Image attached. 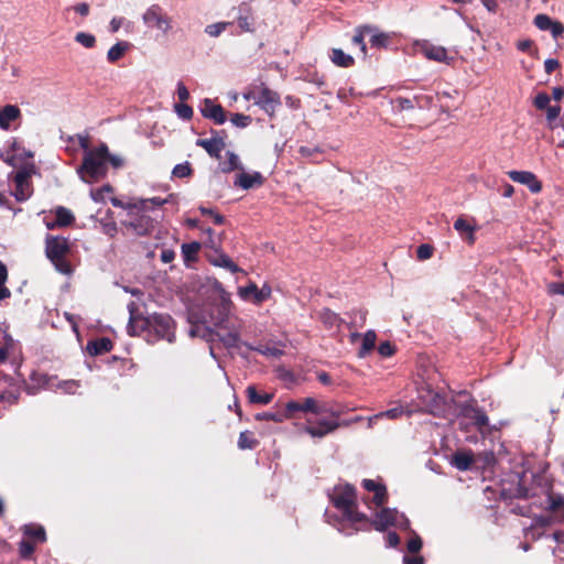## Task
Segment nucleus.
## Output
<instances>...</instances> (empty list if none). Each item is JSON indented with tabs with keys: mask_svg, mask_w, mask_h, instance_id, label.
Segmentation results:
<instances>
[{
	"mask_svg": "<svg viewBox=\"0 0 564 564\" xmlns=\"http://www.w3.org/2000/svg\"><path fill=\"white\" fill-rule=\"evenodd\" d=\"M87 348L91 355H101L111 350L112 341L109 338L102 337L88 343Z\"/></svg>",
	"mask_w": 564,
	"mask_h": 564,
	"instance_id": "obj_34",
	"label": "nucleus"
},
{
	"mask_svg": "<svg viewBox=\"0 0 564 564\" xmlns=\"http://www.w3.org/2000/svg\"><path fill=\"white\" fill-rule=\"evenodd\" d=\"M129 48V43L128 42H118L116 43L113 46H111L107 53V59L110 62V63H115L117 61H119L123 55L124 53L128 51Z\"/></svg>",
	"mask_w": 564,
	"mask_h": 564,
	"instance_id": "obj_35",
	"label": "nucleus"
},
{
	"mask_svg": "<svg viewBox=\"0 0 564 564\" xmlns=\"http://www.w3.org/2000/svg\"><path fill=\"white\" fill-rule=\"evenodd\" d=\"M237 23L241 32L251 33L254 31V19L251 9L248 6L239 8Z\"/></svg>",
	"mask_w": 564,
	"mask_h": 564,
	"instance_id": "obj_25",
	"label": "nucleus"
},
{
	"mask_svg": "<svg viewBox=\"0 0 564 564\" xmlns=\"http://www.w3.org/2000/svg\"><path fill=\"white\" fill-rule=\"evenodd\" d=\"M258 352H260L263 356L271 357V358H279L283 355V351L278 347H270V346H259V347H249Z\"/></svg>",
	"mask_w": 564,
	"mask_h": 564,
	"instance_id": "obj_43",
	"label": "nucleus"
},
{
	"mask_svg": "<svg viewBox=\"0 0 564 564\" xmlns=\"http://www.w3.org/2000/svg\"><path fill=\"white\" fill-rule=\"evenodd\" d=\"M429 101V98H424L421 96H413L412 98L408 97H397L391 100L392 109L397 113L412 111L416 108L423 109Z\"/></svg>",
	"mask_w": 564,
	"mask_h": 564,
	"instance_id": "obj_14",
	"label": "nucleus"
},
{
	"mask_svg": "<svg viewBox=\"0 0 564 564\" xmlns=\"http://www.w3.org/2000/svg\"><path fill=\"white\" fill-rule=\"evenodd\" d=\"M341 424L338 421L319 420L316 425H307L304 431L312 437L322 438L336 431Z\"/></svg>",
	"mask_w": 564,
	"mask_h": 564,
	"instance_id": "obj_18",
	"label": "nucleus"
},
{
	"mask_svg": "<svg viewBox=\"0 0 564 564\" xmlns=\"http://www.w3.org/2000/svg\"><path fill=\"white\" fill-rule=\"evenodd\" d=\"M554 39H557L564 33V25L558 21H553L549 30Z\"/></svg>",
	"mask_w": 564,
	"mask_h": 564,
	"instance_id": "obj_60",
	"label": "nucleus"
},
{
	"mask_svg": "<svg viewBox=\"0 0 564 564\" xmlns=\"http://www.w3.org/2000/svg\"><path fill=\"white\" fill-rule=\"evenodd\" d=\"M118 231L117 225L113 221L102 224V232L109 237H115Z\"/></svg>",
	"mask_w": 564,
	"mask_h": 564,
	"instance_id": "obj_62",
	"label": "nucleus"
},
{
	"mask_svg": "<svg viewBox=\"0 0 564 564\" xmlns=\"http://www.w3.org/2000/svg\"><path fill=\"white\" fill-rule=\"evenodd\" d=\"M367 319V311L365 310H357L355 312V317L350 322L349 327H362Z\"/></svg>",
	"mask_w": 564,
	"mask_h": 564,
	"instance_id": "obj_53",
	"label": "nucleus"
},
{
	"mask_svg": "<svg viewBox=\"0 0 564 564\" xmlns=\"http://www.w3.org/2000/svg\"><path fill=\"white\" fill-rule=\"evenodd\" d=\"M517 48L521 52H528L530 54H534L536 52V50H533V42L529 39L518 41Z\"/></svg>",
	"mask_w": 564,
	"mask_h": 564,
	"instance_id": "obj_57",
	"label": "nucleus"
},
{
	"mask_svg": "<svg viewBox=\"0 0 564 564\" xmlns=\"http://www.w3.org/2000/svg\"><path fill=\"white\" fill-rule=\"evenodd\" d=\"M199 212L205 216H209L213 219V223L216 225H223L225 223L224 216H221L214 209L206 208V207H199Z\"/></svg>",
	"mask_w": 564,
	"mask_h": 564,
	"instance_id": "obj_52",
	"label": "nucleus"
},
{
	"mask_svg": "<svg viewBox=\"0 0 564 564\" xmlns=\"http://www.w3.org/2000/svg\"><path fill=\"white\" fill-rule=\"evenodd\" d=\"M21 118V110L15 105H6L0 108V129L8 131L11 123Z\"/></svg>",
	"mask_w": 564,
	"mask_h": 564,
	"instance_id": "obj_22",
	"label": "nucleus"
},
{
	"mask_svg": "<svg viewBox=\"0 0 564 564\" xmlns=\"http://www.w3.org/2000/svg\"><path fill=\"white\" fill-rule=\"evenodd\" d=\"M451 463L458 470H468L474 463V455L470 451H457L453 454Z\"/></svg>",
	"mask_w": 564,
	"mask_h": 564,
	"instance_id": "obj_26",
	"label": "nucleus"
},
{
	"mask_svg": "<svg viewBox=\"0 0 564 564\" xmlns=\"http://www.w3.org/2000/svg\"><path fill=\"white\" fill-rule=\"evenodd\" d=\"M422 540L417 534H414L406 544V549L410 553L416 554L422 549Z\"/></svg>",
	"mask_w": 564,
	"mask_h": 564,
	"instance_id": "obj_54",
	"label": "nucleus"
},
{
	"mask_svg": "<svg viewBox=\"0 0 564 564\" xmlns=\"http://www.w3.org/2000/svg\"><path fill=\"white\" fill-rule=\"evenodd\" d=\"M203 117L213 120L217 124H223L226 121V113L224 108L215 104L212 99L206 98L200 106Z\"/></svg>",
	"mask_w": 564,
	"mask_h": 564,
	"instance_id": "obj_17",
	"label": "nucleus"
},
{
	"mask_svg": "<svg viewBox=\"0 0 564 564\" xmlns=\"http://www.w3.org/2000/svg\"><path fill=\"white\" fill-rule=\"evenodd\" d=\"M232 22H217L209 24L205 28V32L212 36L217 37L219 36L228 26H230Z\"/></svg>",
	"mask_w": 564,
	"mask_h": 564,
	"instance_id": "obj_41",
	"label": "nucleus"
},
{
	"mask_svg": "<svg viewBox=\"0 0 564 564\" xmlns=\"http://www.w3.org/2000/svg\"><path fill=\"white\" fill-rule=\"evenodd\" d=\"M403 563L404 564H424V558L416 554H414L412 556L405 555L403 557Z\"/></svg>",
	"mask_w": 564,
	"mask_h": 564,
	"instance_id": "obj_64",
	"label": "nucleus"
},
{
	"mask_svg": "<svg viewBox=\"0 0 564 564\" xmlns=\"http://www.w3.org/2000/svg\"><path fill=\"white\" fill-rule=\"evenodd\" d=\"M45 252L56 270L63 274H70L72 268L66 260L69 252V241L64 237L48 236L46 238Z\"/></svg>",
	"mask_w": 564,
	"mask_h": 564,
	"instance_id": "obj_5",
	"label": "nucleus"
},
{
	"mask_svg": "<svg viewBox=\"0 0 564 564\" xmlns=\"http://www.w3.org/2000/svg\"><path fill=\"white\" fill-rule=\"evenodd\" d=\"M264 182V177L260 172L246 173L242 172L236 176L234 182L235 186L242 189H249L252 187L261 186Z\"/></svg>",
	"mask_w": 564,
	"mask_h": 564,
	"instance_id": "obj_20",
	"label": "nucleus"
},
{
	"mask_svg": "<svg viewBox=\"0 0 564 564\" xmlns=\"http://www.w3.org/2000/svg\"><path fill=\"white\" fill-rule=\"evenodd\" d=\"M72 9L82 17H87L90 11L89 4L86 2L77 3Z\"/></svg>",
	"mask_w": 564,
	"mask_h": 564,
	"instance_id": "obj_63",
	"label": "nucleus"
},
{
	"mask_svg": "<svg viewBox=\"0 0 564 564\" xmlns=\"http://www.w3.org/2000/svg\"><path fill=\"white\" fill-rule=\"evenodd\" d=\"M420 50L427 59L434 62L445 63L449 65L454 61V57L448 55V52L444 46L434 45L429 42H423L420 45Z\"/></svg>",
	"mask_w": 564,
	"mask_h": 564,
	"instance_id": "obj_16",
	"label": "nucleus"
},
{
	"mask_svg": "<svg viewBox=\"0 0 564 564\" xmlns=\"http://www.w3.org/2000/svg\"><path fill=\"white\" fill-rule=\"evenodd\" d=\"M238 295L245 301L252 297L253 303L260 304L271 296V288L263 285L261 289H258V286L251 282L247 286L239 288Z\"/></svg>",
	"mask_w": 564,
	"mask_h": 564,
	"instance_id": "obj_13",
	"label": "nucleus"
},
{
	"mask_svg": "<svg viewBox=\"0 0 564 564\" xmlns=\"http://www.w3.org/2000/svg\"><path fill=\"white\" fill-rule=\"evenodd\" d=\"M258 441L254 438L253 433L250 431H243L239 435L238 447L240 449H252L258 445Z\"/></svg>",
	"mask_w": 564,
	"mask_h": 564,
	"instance_id": "obj_36",
	"label": "nucleus"
},
{
	"mask_svg": "<svg viewBox=\"0 0 564 564\" xmlns=\"http://www.w3.org/2000/svg\"><path fill=\"white\" fill-rule=\"evenodd\" d=\"M376 340L377 334L375 330L370 329L366 332L361 337V346L358 351V357L365 358L375 348Z\"/></svg>",
	"mask_w": 564,
	"mask_h": 564,
	"instance_id": "obj_31",
	"label": "nucleus"
},
{
	"mask_svg": "<svg viewBox=\"0 0 564 564\" xmlns=\"http://www.w3.org/2000/svg\"><path fill=\"white\" fill-rule=\"evenodd\" d=\"M35 550V545L33 542L28 540H22L19 544V553L22 558H29Z\"/></svg>",
	"mask_w": 564,
	"mask_h": 564,
	"instance_id": "obj_47",
	"label": "nucleus"
},
{
	"mask_svg": "<svg viewBox=\"0 0 564 564\" xmlns=\"http://www.w3.org/2000/svg\"><path fill=\"white\" fill-rule=\"evenodd\" d=\"M329 497L347 521L351 523L368 521L367 516L357 509L356 490L351 485L335 486Z\"/></svg>",
	"mask_w": 564,
	"mask_h": 564,
	"instance_id": "obj_3",
	"label": "nucleus"
},
{
	"mask_svg": "<svg viewBox=\"0 0 564 564\" xmlns=\"http://www.w3.org/2000/svg\"><path fill=\"white\" fill-rule=\"evenodd\" d=\"M551 97L546 93H539L533 99V105L540 110H545L550 106Z\"/></svg>",
	"mask_w": 564,
	"mask_h": 564,
	"instance_id": "obj_48",
	"label": "nucleus"
},
{
	"mask_svg": "<svg viewBox=\"0 0 564 564\" xmlns=\"http://www.w3.org/2000/svg\"><path fill=\"white\" fill-rule=\"evenodd\" d=\"M108 171V147H99L85 151L83 163L78 173L83 181L93 183L106 176Z\"/></svg>",
	"mask_w": 564,
	"mask_h": 564,
	"instance_id": "obj_2",
	"label": "nucleus"
},
{
	"mask_svg": "<svg viewBox=\"0 0 564 564\" xmlns=\"http://www.w3.org/2000/svg\"><path fill=\"white\" fill-rule=\"evenodd\" d=\"M208 260L212 264L225 268L232 273L242 271L226 253L217 250H215V254L208 256Z\"/></svg>",
	"mask_w": 564,
	"mask_h": 564,
	"instance_id": "obj_23",
	"label": "nucleus"
},
{
	"mask_svg": "<svg viewBox=\"0 0 564 564\" xmlns=\"http://www.w3.org/2000/svg\"><path fill=\"white\" fill-rule=\"evenodd\" d=\"M329 58L338 67L347 68L355 64V58L340 48H332Z\"/></svg>",
	"mask_w": 564,
	"mask_h": 564,
	"instance_id": "obj_29",
	"label": "nucleus"
},
{
	"mask_svg": "<svg viewBox=\"0 0 564 564\" xmlns=\"http://www.w3.org/2000/svg\"><path fill=\"white\" fill-rule=\"evenodd\" d=\"M247 398L253 404H268L272 401V393H259L254 386H248L246 389Z\"/></svg>",
	"mask_w": 564,
	"mask_h": 564,
	"instance_id": "obj_33",
	"label": "nucleus"
},
{
	"mask_svg": "<svg viewBox=\"0 0 564 564\" xmlns=\"http://www.w3.org/2000/svg\"><path fill=\"white\" fill-rule=\"evenodd\" d=\"M400 520H404L403 514H399L394 509L383 508L376 513L371 524L376 530L384 531L390 525H398Z\"/></svg>",
	"mask_w": 564,
	"mask_h": 564,
	"instance_id": "obj_11",
	"label": "nucleus"
},
{
	"mask_svg": "<svg viewBox=\"0 0 564 564\" xmlns=\"http://www.w3.org/2000/svg\"><path fill=\"white\" fill-rule=\"evenodd\" d=\"M545 110H546L547 127L551 130H554L557 127L556 119L558 118V116L561 113V107L558 105H553V106L550 105Z\"/></svg>",
	"mask_w": 564,
	"mask_h": 564,
	"instance_id": "obj_39",
	"label": "nucleus"
},
{
	"mask_svg": "<svg viewBox=\"0 0 564 564\" xmlns=\"http://www.w3.org/2000/svg\"><path fill=\"white\" fill-rule=\"evenodd\" d=\"M387 501V489L384 486L375 491L373 502L380 507Z\"/></svg>",
	"mask_w": 564,
	"mask_h": 564,
	"instance_id": "obj_58",
	"label": "nucleus"
},
{
	"mask_svg": "<svg viewBox=\"0 0 564 564\" xmlns=\"http://www.w3.org/2000/svg\"><path fill=\"white\" fill-rule=\"evenodd\" d=\"M75 41L85 48H91L96 44L95 35L86 32H78L75 35Z\"/></svg>",
	"mask_w": 564,
	"mask_h": 564,
	"instance_id": "obj_42",
	"label": "nucleus"
},
{
	"mask_svg": "<svg viewBox=\"0 0 564 564\" xmlns=\"http://www.w3.org/2000/svg\"><path fill=\"white\" fill-rule=\"evenodd\" d=\"M378 351L382 357H390L394 354V347L390 341H383L379 345Z\"/></svg>",
	"mask_w": 564,
	"mask_h": 564,
	"instance_id": "obj_59",
	"label": "nucleus"
},
{
	"mask_svg": "<svg viewBox=\"0 0 564 564\" xmlns=\"http://www.w3.org/2000/svg\"><path fill=\"white\" fill-rule=\"evenodd\" d=\"M302 412H312L314 414L329 413L338 416L339 413L329 411L325 405L319 404L314 398H305L302 402Z\"/></svg>",
	"mask_w": 564,
	"mask_h": 564,
	"instance_id": "obj_30",
	"label": "nucleus"
},
{
	"mask_svg": "<svg viewBox=\"0 0 564 564\" xmlns=\"http://www.w3.org/2000/svg\"><path fill=\"white\" fill-rule=\"evenodd\" d=\"M370 30L368 36L371 47L386 48L390 43V35L373 25H370Z\"/></svg>",
	"mask_w": 564,
	"mask_h": 564,
	"instance_id": "obj_27",
	"label": "nucleus"
},
{
	"mask_svg": "<svg viewBox=\"0 0 564 564\" xmlns=\"http://www.w3.org/2000/svg\"><path fill=\"white\" fill-rule=\"evenodd\" d=\"M177 97L181 102H185L189 98V91L182 82L177 83Z\"/></svg>",
	"mask_w": 564,
	"mask_h": 564,
	"instance_id": "obj_61",
	"label": "nucleus"
},
{
	"mask_svg": "<svg viewBox=\"0 0 564 564\" xmlns=\"http://www.w3.org/2000/svg\"><path fill=\"white\" fill-rule=\"evenodd\" d=\"M200 249V243L197 241L183 243L182 245V254L186 262L193 261L197 258L198 251Z\"/></svg>",
	"mask_w": 564,
	"mask_h": 564,
	"instance_id": "obj_37",
	"label": "nucleus"
},
{
	"mask_svg": "<svg viewBox=\"0 0 564 564\" xmlns=\"http://www.w3.org/2000/svg\"><path fill=\"white\" fill-rule=\"evenodd\" d=\"M240 160L234 152H227V161L223 165V171L228 173L235 170H241Z\"/></svg>",
	"mask_w": 564,
	"mask_h": 564,
	"instance_id": "obj_40",
	"label": "nucleus"
},
{
	"mask_svg": "<svg viewBox=\"0 0 564 564\" xmlns=\"http://www.w3.org/2000/svg\"><path fill=\"white\" fill-rule=\"evenodd\" d=\"M130 319L127 326L131 336L139 335L142 330L148 329L154 333L158 338L172 343L175 338V326L171 316L165 314H152L148 317L137 315L134 305L129 306Z\"/></svg>",
	"mask_w": 564,
	"mask_h": 564,
	"instance_id": "obj_1",
	"label": "nucleus"
},
{
	"mask_svg": "<svg viewBox=\"0 0 564 564\" xmlns=\"http://www.w3.org/2000/svg\"><path fill=\"white\" fill-rule=\"evenodd\" d=\"M459 416H462V419L468 421V423L460 422V425L463 426V429H467V425L469 423L476 425L478 429H482V427L487 426L489 423V420H488V416L486 415V413L482 410H480L479 408H477L470 403L460 405Z\"/></svg>",
	"mask_w": 564,
	"mask_h": 564,
	"instance_id": "obj_9",
	"label": "nucleus"
},
{
	"mask_svg": "<svg viewBox=\"0 0 564 564\" xmlns=\"http://www.w3.org/2000/svg\"><path fill=\"white\" fill-rule=\"evenodd\" d=\"M74 219H75L74 215L72 214V212L69 209H67L65 207H58L55 210V220L52 223L47 221L46 227L48 229H54L56 227H66V226L72 225Z\"/></svg>",
	"mask_w": 564,
	"mask_h": 564,
	"instance_id": "obj_24",
	"label": "nucleus"
},
{
	"mask_svg": "<svg viewBox=\"0 0 564 564\" xmlns=\"http://www.w3.org/2000/svg\"><path fill=\"white\" fill-rule=\"evenodd\" d=\"M31 173L28 170L17 172L14 176V191L13 195L19 202L29 199L33 193L31 185Z\"/></svg>",
	"mask_w": 564,
	"mask_h": 564,
	"instance_id": "obj_10",
	"label": "nucleus"
},
{
	"mask_svg": "<svg viewBox=\"0 0 564 564\" xmlns=\"http://www.w3.org/2000/svg\"><path fill=\"white\" fill-rule=\"evenodd\" d=\"M8 280V270L7 267L0 262V301L10 297L11 292L6 286V282Z\"/></svg>",
	"mask_w": 564,
	"mask_h": 564,
	"instance_id": "obj_38",
	"label": "nucleus"
},
{
	"mask_svg": "<svg viewBox=\"0 0 564 564\" xmlns=\"http://www.w3.org/2000/svg\"><path fill=\"white\" fill-rule=\"evenodd\" d=\"M245 99L254 100L261 109L272 116L275 109L281 105L278 93L271 90L264 84L252 87L243 94Z\"/></svg>",
	"mask_w": 564,
	"mask_h": 564,
	"instance_id": "obj_7",
	"label": "nucleus"
},
{
	"mask_svg": "<svg viewBox=\"0 0 564 564\" xmlns=\"http://www.w3.org/2000/svg\"><path fill=\"white\" fill-rule=\"evenodd\" d=\"M193 170L188 162H184L174 166L172 175L174 177L183 178L192 174Z\"/></svg>",
	"mask_w": 564,
	"mask_h": 564,
	"instance_id": "obj_44",
	"label": "nucleus"
},
{
	"mask_svg": "<svg viewBox=\"0 0 564 564\" xmlns=\"http://www.w3.org/2000/svg\"><path fill=\"white\" fill-rule=\"evenodd\" d=\"M508 176L516 183L528 186L531 193H540L542 191V183L538 180L536 175L530 171H509Z\"/></svg>",
	"mask_w": 564,
	"mask_h": 564,
	"instance_id": "obj_15",
	"label": "nucleus"
},
{
	"mask_svg": "<svg viewBox=\"0 0 564 564\" xmlns=\"http://www.w3.org/2000/svg\"><path fill=\"white\" fill-rule=\"evenodd\" d=\"M369 31H371L369 24L359 25L355 29V34L351 39L352 44L359 47L362 58H366L368 55L365 37L368 36Z\"/></svg>",
	"mask_w": 564,
	"mask_h": 564,
	"instance_id": "obj_28",
	"label": "nucleus"
},
{
	"mask_svg": "<svg viewBox=\"0 0 564 564\" xmlns=\"http://www.w3.org/2000/svg\"><path fill=\"white\" fill-rule=\"evenodd\" d=\"M231 122L236 127L245 128L251 122V118L242 113H235L231 116Z\"/></svg>",
	"mask_w": 564,
	"mask_h": 564,
	"instance_id": "obj_55",
	"label": "nucleus"
},
{
	"mask_svg": "<svg viewBox=\"0 0 564 564\" xmlns=\"http://www.w3.org/2000/svg\"><path fill=\"white\" fill-rule=\"evenodd\" d=\"M552 23L553 20L546 14H538L534 18V25L541 31H547Z\"/></svg>",
	"mask_w": 564,
	"mask_h": 564,
	"instance_id": "obj_49",
	"label": "nucleus"
},
{
	"mask_svg": "<svg viewBox=\"0 0 564 564\" xmlns=\"http://www.w3.org/2000/svg\"><path fill=\"white\" fill-rule=\"evenodd\" d=\"M419 393L421 404L429 413L436 414L445 402L444 398L430 387L422 388Z\"/></svg>",
	"mask_w": 564,
	"mask_h": 564,
	"instance_id": "obj_12",
	"label": "nucleus"
},
{
	"mask_svg": "<svg viewBox=\"0 0 564 564\" xmlns=\"http://www.w3.org/2000/svg\"><path fill=\"white\" fill-rule=\"evenodd\" d=\"M434 248L431 245L423 243L416 249V257L419 260L424 261L433 256Z\"/></svg>",
	"mask_w": 564,
	"mask_h": 564,
	"instance_id": "obj_51",
	"label": "nucleus"
},
{
	"mask_svg": "<svg viewBox=\"0 0 564 564\" xmlns=\"http://www.w3.org/2000/svg\"><path fill=\"white\" fill-rule=\"evenodd\" d=\"M147 29L169 35L173 31V18L159 3L149 6L141 15Z\"/></svg>",
	"mask_w": 564,
	"mask_h": 564,
	"instance_id": "obj_6",
	"label": "nucleus"
},
{
	"mask_svg": "<svg viewBox=\"0 0 564 564\" xmlns=\"http://www.w3.org/2000/svg\"><path fill=\"white\" fill-rule=\"evenodd\" d=\"M122 226L133 235L147 236L153 231L154 220L141 207L133 206L128 212V218L122 220Z\"/></svg>",
	"mask_w": 564,
	"mask_h": 564,
	"instance_id": "obj_8",
	"label": "nucleus"
},
{
	"mask_svg": "<svg viewBox=\"0 0 564 564\" xmlns=\"http://www.w3.org/2000/svg\"><path fill=\"white\" fill-rule=\"evenodd\" d=\"M454 229L459 234L460 238L464 239L468 245L475 243V232L477 228L465 217L460 216L455 220Z\"/></svg>",
	"mask_w": 564,
	"mask_h": 564,
	"instance_id": "obj_19",
	"label": "nucleus"
},
{
	"mask_svg": "<svg viewBox=\"0 0 564 564\" xmlns=\"http://www.w3.org/2000/svg\"><path fill=\"white\" fill-rule=\"evenodd\" d=\"M177 116L184 120H189L193 117V109L185 102H180L174 106Z\"/></svg>",
	"mask_w": 564,
	"mask_h": 564,
	"instance_id": "obj_46",
	"label": "nucleus"
},
{
	"mask_svg": "<svg viewBox=\"0 0 564 564\" xmlns=\"http://www.w3.org/2000/svg\"><path fill=\"white\" fill-rule=\"evenodd\" d=\"M218 315L216 317H210V323L214 324L215 327L219 329L227 330L226 334H218L220 341L227 348H236L240 343V324L231 323L229 318V311L227 304L218 305L217 307Z\"/></svg>",
	"mask_w": 564,
	"mask_h": 564,
	"instance_id": "obj_4",
	"label": "nucleus"
},
{
	"mask_svg": "<svg viewBox=\"0 0 564 564\" xmlns=\"http://www.w3.org/2000/svg\"><path fill=\"white\" fill-rule=\"evenodd\" d=\"M24 533L25 535L31 536L39 542L45 541V531L42 527L26 525Z\"/></svg>",
	"mask_w": 564,
	"mask_h": 564,
	"instance_id": "obj_45",
	"label": "nucleus"
},
{
	"mask_svg": "<svg viewBox=\"0 0 564 564\" xmlns=\"http://www.w3.org/2000/svg\"><path fill=\"white\" fill-rule=\"evenodd\" d=\"M80 384L76 380H66L58 383V389L65 393L74 394L79 389Z\"/></svg>",
	"mask_w": 564,
	"mask_h": 564,
	"instance_id": "obj_50",
	"label": "nucleus"
},
{
	"mask_svg": "<svg viewBox=\"0 0 564 564\" xmlns=\"http://www.w3.org/2000/svg\"><path fill=\"white\" fill-rule=\"evenodd\" d=\"M402 413H403L402 408H393V409H390L384 412H380V413L376 414L375 417H388L390 420H394V419L399 417Z\"/></svg>",
	"mask_w": 564,
	"mask_h": 564,
	"instance_id": "obj_56",
	"label": "nucleus"
},
{
	"mask_svg": "<svg viewBox=\"0 0 564 564\" xmlns=\"http://www.w3.org/2000/svg\"><path fill=\"white\" fill-rule=\"evenodd\" d=\"M196 145L203 148L212 158L219 159L226 144L223 138L213 137L210 139H197Z\"/></svg>",
	"mask_w": 564,
	"mask_h": 564,
	"instance_id": "obj_21",
	"label": "nucleus"
},
{
	"mask_svg": "<svg viewBox=\"0 0 564 564\" xmlns=\"http://www.w3.org/2000/svg\"><path fill=\"white\" fill-rule=\"evenodd\" d=\"M319 319L328 329L338 328L343 322L339 315L329 308H324L319 312Z\"/></svg>",
	"mask_w": 564,
	"mask_h": 564,
	"instance_id": "obj_32",
	"label": "nucleus"
}]
</instances>
